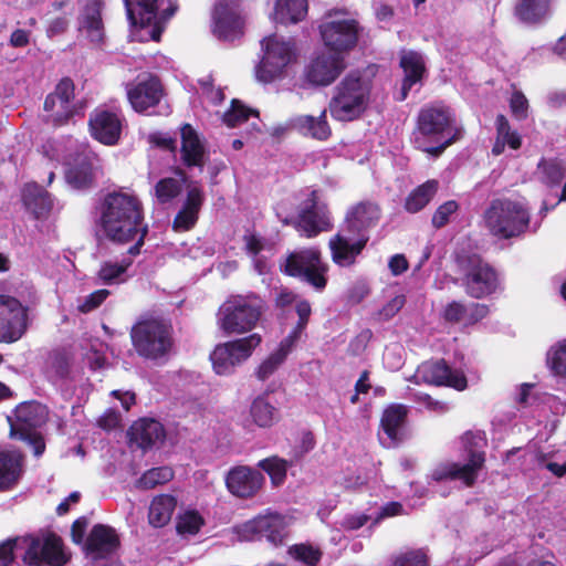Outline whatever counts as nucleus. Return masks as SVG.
<instances>
[{"label":"nucleus","mask_w":566,"mask_h":566,"mask_svg":"<svg viewBox=\"0 0 566 566\" xmlns=\"http://www.w3.org/2000/svg\"><path fill=\"white\" fill-rule=\"evenodd\" d=\"M203 525V518L195 511H189L179 516L177 531L184 536L195 535Z\"/></svg>","instance_id":"603ef678"},{"label":"nucleus","mask_w":566,"mask_h":566,"mask_svg":"<svg viewBox=\"0 0 566 566\" xmlns=\"http://www.w3.org/2000/svg\"><path fill=\"white\" fill-rule=\"evenodd\" d=\"M549 0H518L515 7L516 17L524 23H537L546 18Z\"/></svg>","instance_id":"c03bdc74"},{"label":"nucleus","mask_w":566,"mask_h":566,"mask_svg":"<svg viewBox=\"0 0 566 566\" xmlns=\"http://www.w3.org/2000/svg\"><path fill=\"white\" fill-rule=\"evenodd\" d=\"M289 553L292 557L308 566H314L321 558V552L318 549L305 544L290 547Z\"/></svg>","instance_id":"4d7b16f0"},{"label":"nucleus","mask_w":566,"mask_h":566,"mask_svg":"<svg viewBox=\"0 0 566 566\" xmlns=\"http://www.w3.org/2000/svg\"><path fill=\"white\" fill-rule=\"evenodd\" d=\"M163 90L159 81L150 75L127 88L128 101L138 113L146 112L148 108L157 105Z\"/></svg>","instance_id":"a878e982"},{"label":"nucleus","mask_w":566,"mask_h":566,"mask_svg":"<svg viewBox=\"0 0 566 566\" xmlns=\"http://www.w3.org/2000/svg\"><path fill=\"white\" fill-rule=\"evenodd\" d=\"M22 201L25 209L38 219L46 217L53 207L49 192L36 184L25 185L22 190Z\"/></svg>","instance_id":"c9c22d12"},{"label":"nucleus","mask_w":566,"mask_h":566,"mask_svg":"<svg viewBox=\"0 0 566 566\" xmlns=\"http://www.w3.org/2000/svg\"><path fill=\"white\" fill-rule=\"evenodd\" d=\"M182 190V182L176 178L160 179L154 189V195L158 203H168L175 199Z\"/></svg>","instance_id":"8fccbe9b"},{"label":"nucleus","mask_w":566,"mask_h":566,"mask_svg":"<svg viewBox=\"0 0 566 566\" xmlns=\"http://www.w3.org/2000/svg\"><path fill=\"white\" fill-rule=\"evenodd\" d=\"M130 340L138 356L148 360H163L174 347L172 328L160 318L143 317L133 325Z\"/></svg>","instance_id":"39448f33"},{"label":"nucleus","mask_w":566,"mask_h":566,"mask_svg":"<svg viewBox=\"0 0 566 566\" xmlns=\"http://www.w3.org/2000/svg\"><path fill=\"white\" fill-rule=\"evenodd\" d=\"M101 10L102 2L99 0H90L84 7L78 21L80 32L93 43H99L104 38Z\"/></svg>","instance_id":"72a5a7b5"},{"label":"nucleus","mask_w":566,"mask_h":566,"mask_svg":"<svg viewBox=\"0 0 566 566\" xmlns=\"http://www.w3.org/2000/svg\"><path fill=\"white\" fill-rule=\"evenodd\" d=\"M485 462V454L482 451L469 449V459L464 464L457 462H444L438 464L431 472V479L441 482L444 480H460L467 486L474 484L479 472Z\"/></svg>","instance_id":"6ab92c4d"},{"label":"nucleus","mask_w":566,"mask_h":566,"mask_svg":"<svg viewBox=\"0 0 566 566\" xmlns=\"http://www.w3.org/2000/svg\"><path fill=\"white\" fill-rule=\"evenodd\" d=\"M380 208L376 202L361 201L348 209L345 218L349 232L358 237L366 234V231L375 227L380 219Z\"/></svg>","instance_id":"cd10ccee"},{"label":"nucleus","mask_w":566,"mask_h":566,"mask_svg":"<svg viewBox=\"0 0 566 566\" xmlns=\"http://www.w3.org/2000/svg\"><path fill=\"white\" fill-rule=\"evenodd\" d=\"M99 228L103 234L113 242L136 241L128 252L137 254L147 232L138 198L126 192L107 195L101 206Z\"/></svg>","instance_id":"f257e3e1"},{"label":"nucleus","mask_w":566,"mask_h":566,"mask_svg":"<svg viewBox=\"0 0 566 566\" xmlns=\"http://www.w3.org/2000/svg\"><path fill=\"white\" fill-rule=\"evenodd\" d=\"M73 99L74 84L71 80L64 78L45 98V120L54 126L64 125L78 111Z\"/></svg>","instance_id":"f3484780"},{"label":"nucleus","mask_w":566,"mask_h":566,"mask_svg":"<svg viewBox=\"0 0 566 566\" xmlns=\"http://www.w3.org/2000/svg\"><path fill=\"white\" fill-rule=\"evenodd\" d=\"M547 364L555 375L566 377V339L547 352Z\"/></svg>","instance_id":"3c124183"},{"label":"nucleus","mask_w":566,"mask_h":566,"mask_svg":"<svg viewBox=\"0 0 566 566\" xmlns=\"http://www.w3.org/2000/svg\"><path fill=\"white\" fill-rule=\"evenodd\" d=\"M29 325V307L11 295L0 294V343L18 342Z\"/></svg>","instance_id":"2eb2a0df"},{"label":"nucleus","mask_w":566,"mask_h":566,"mask_svg":"<svg viewBox=\"0 0 566 566\" xmlns=\"http://www.w3.org/2000/svg\"><path fill=\"white\" fill-rule=\"evenodd\" d=\"M368 240L367 234H361L356 240H352L342 232L333 235L328 242L333 262L339 266L353 265Z\"/></svg>","instance_id":"393cba45"},{"label":"nucleus","mask_w":566,"mask_h":566,"mask_svg":"<svg viewBox=\"0 0 566 566\" xmlns=\"http://www.w3.org/2000/svg\"><path fill=\"white\" fill-rule=\"evenodd\" d=\"M261 45L263 55L255 67V77L259 82L271 83L281 77L296 61L295 43L272 34L264 38Z\"/></svg>","instance_id":"6e6552de"},{"label":"nucleus","mask_w":566,"mask_h":566,"mask_svg":"<svg viewBox=\"0 0 566 566\" xmlns=\"http://www.w3.org/2000/svg\"><path fill=\"white\" fill-rule=\"evenodd\" d=\"M345 69L344 59L334 52H324L314 57L305 70L307 82L316 86L333 83Z\"/></svg>","instance_id":"5701e85b"},{"label":"nucleus","mask_w":566,"mask_h":566,"mask_svg":"<svg viewBox=\"0 0 566 566\" xmlns=\"http://www.w3.org/2000/svg\"><path fill=\"white\" fill-rule=\"evenodd\" d=\"M512 114L520 120L527 117L528 101L521 92H514L510 99Z\"/></svg>","instance_id":"e2e57ef3"},{"label":"nucleus","mask_w":566,"mask_h":566,"mask_svg":"<svg viewBox=\"0 0 566 566\" xmlns=\"http://www.w3.org/2000/svg\"><path fill=\"white\" fill-rule=\"evenodd\" d=\"M250 417L253 423L260 428H270L279 419L276 408L269 401L266 396H259L252 401Z\"/></svg>","instance_id":"49530a36"},{"label":"nucleus","mask_w":566,"mask_h":566,"mask_svg":"<svg viewBox=\"0 0 566 566\" xmlns=\"http://www.w3.org/2000/svg\"><path fill=\"white\" fill-rule=\"evenodd\" d=\"M108 294H109V292L107 290H97V291L91 293L78 305V310L82 313H88V312L95 310L106 300Z\"/></svg>","instance_id":"0e129e2a"},{"label":"nucleus","mask_w":566,"mask_h":566,"mask_svg":"<svg viewBox=\"0 0 566 566\" xmlns=\"http://www.w3.org/2000/svg\"><path fill=\"white\" fill-rule=\"evenodd\" d=\"M265 311L255 294L231 295L219 307L217 325L226 335H242L254 329Z\"/></svg>","instance_id":"7ed1b4c3"},{"label":"nucleus","mask_w":566,"mask_h":566,"mask_svg":"<svg viewBox=\"0 0 566 566\" xmlns=\"http://www.w3.org/2000/svg\"><path fill=\"white\" fill-rule=\"evenodd\" d=\"M400 66L405 72V78L401 87V99H405L411 87L422 80L426 67L422 55L415 51L401 53Z\"/></svg>","instance_id":"e433bc0d"},{"label":"nucleus","mask_w":566,"mask_h":566,"mask_svg":"<svg viewBox=\"0 0 566 566\" xmlns=\"http://www.w3.org/2000/svg\"><path fill=\"white\" fill-rule=\"evenodd\" d=\"M23 455L17 450L0 449V490L14 485L21 476Z\"/></svg>","instance_id":"4c0bfd02"},{"label":"nucleus","mask_w":566,"mask_h":566,"mask_svg":"<svg viewBox=\"0 0 566 566\" xmlns=\"http://www.w3.org/2000/svg\"><path fill=\"white\" fill-rule=\"evenodd\" d=\"M258 467L265 471L273 485H281L286 478L289 463L279 457H271L259 461Z\"/></svg>","instance_id":"de8ad7c7"},{"label":"nucleus","mask_w":566,"mask_h":566,"mask_svg":"<svg viewBox=\"0 0 566 566\" xmlns=\"http://www.w3.org/2000/svg\"><path fill=\"white\" fill-rule=\"evenodd\" d=\"M96 158L90 154H78L67 163L65 179L73 188L82 189L92 185L95 176Z\"/></svg>","instance_id":"c85d7f7f"},{"label":"nucleus","mask_w":566,"mask_h":566,"mask_svg":"<svg viewBox=\"0 0 566 566\" xmlns=\"http://www.w3.org/2000/svg\"><path fill=\"white\" fill-rule=\"evenodd\" d=\"M439 189L438 180L431 179L413 189L405 201V209L410 213L422 210L436 196Z\"/></svg>","instance_id":"79ce46f5"},{"label":"nucleus","mask_w":566,"mask_h":566,"mask_svg":"<svg viewBox=\"0 0 566 566\" xmlns=\"http://www.w3.org/2000/svg\"><path fill=\"white\" fill-rule=\"evenodd\" d=\"M224 480L229 493L242 500L258 495L265 483L264 475L259 470L248 465L231 468Z\"/></svg>","instance_id":"412c9836"},{"label":"nucleus","mask_w":566,"mask_h":566,"mask_svg":"<svg viewBox=\"0 0 566 566\" xmlns=\"http://www.w3.org/2000/svg\"><path fill=\"white\" fill-rule=\"evenodd\" d=\"M311 304L307 301H300L296 304V313L298 315V322L292 332L286 336L293 343H297L301 338L303 331L305 329L310 315H311Z\"/></svg>","instance_id":"5fc2aeb1"},{"label":"nucleus","mask_w":566,"mask_h":566,"mask_svg":"<svg viewBox=\"0 0 566 566\" xmlns=\"http://www.w3.org/2000/svg\"><path fill=\"white\" fill-rule=\"evenodd\" d=\"M128 20L132 25H139V40L151 39L159 41L165 23L176 11V7L169 4L168 8L159 12L164 0H124Z\"/></svg>","instance_id":"1a4fd4ad"},{"label":"nucleus","mask_w":566,"mask_h":566,"mask_svg":"<svg viewBox=\"0 0 566 566\" xmlns=\"http://www.w3.org/2000/svg\"><path fill=\"white\" fill-rule=\"evenodd\" d=\"M283 271L298 277L316 290L326 286L328 264L322 260L321 251L316 248L303 249L291 253L284 262Z\"/></svg>","instance_id":"9b49d317"},{"label":"nucleus","mask_w":566,"mask_h":566,"mask_svg":"<svg viewBox=\"0 0 566 566\" xmlns=\"http://www.w3.org/2000/svg\"><path fill=\"white\" fill-rule=\"evenodd\" d=\"M406 416L407 408L403 405H391L385 409L380 423L389 440L387 447H394L402 440Z\"/></svg>","instance_id":"f704fd0d"},{"label":"nucleus","mask_w":566,"mask_h":566,"mask_svg":"<svg viewBox=\"0 0 566 566\" xmlns=\"http://www.w3.org/2000/svg\"><path fill=\"white\" fill-rule=\"evenodd\" d=\"M489 314V307L485 304L471 303L468 305L467 324H474Z\"/></svg>","instance_id":"774afa93"},{"label":"nucleus","mask_w":566,"mask_h":566,"mask_svg":"<svg viewBox=\"0 0 566 566\" xmlns=\"http://www.w3.org/2000/svg\"><path fill=\"white\" fill-rule=\"evenodd\" d=\"M175 507L176 500L174 496L168 494L156 496L149 506V523L155 527H161L166 525L170 521Z\"/></svg>","instance_id":"37998d69"},{"label":"nucleus","mask_w":566,"mask_h":566,"mask_svg":"<svg viewBox=\"0 0 566 566\" xmlns=\"http://www.w3.org/2000/svg\"><path fill=\"white\" fill-rule=\"evenodd\" d=\"M294 224L307 238L316 237L318 233L333 228L329 211L326 205L319 200L318 191L313 190L311 192Z\"/></svg>","instance_id":"a211bd4d"},{"label":"nucleus","mask_w":566,"mask_h":566,"mask_svg":"<svg viewBox=\"0 0 566 566\" xmlns=\"http://www.w3.org/2000/svg\"><path fill=\"white\" fill-rule=\"evenodd\" d=\"M360 30L358 22L352 18L336 17L319 27L324 44L338 54L356 46Z\"/></svg>","instance_id":"dca6fc26"},{"label":"nucleus","mask_w":566,"mask_h":566,"mask_svg":"<svg viewBox=\"0 0 566 566\" xmlns=\"http://www.w3.org/2000/svg\"><path fill=\"white\" fill-rule=\"evenodd\" d=\"M118 545L119 539L115 530L103 524H97L91 530L84 548L86 554L93 559H101L113 554Z\"/></svg>","instance_id":"bb28decb"},{"label":"nucleus","mask_w":566,"mask_h":566,"mask_svg":"<svg viewBox=\"0 0 566 566\" xmlns=\"http://www.w3.org/2000/svg\"><path fill=\"white\" fill-rule=\"evenodd\" d=\"M467 316L468 305L457 301L449 303L443 311L444 319L452 323L463 322L467 324Z\"/></svg>","instance_id":"680f3d73"},{"label":"nucleus","mask_w":566,"mask_h":566,"mask_svg":"<svg viewBox=\"0 0 566 566\" xmlns=\"http://www.w3.org/2000/svg\"><path fill=\"white\" fill-rule=\"evenodd\" d=\"M495 124L496 139L492 148L493 155H501L504 151L505 145H509L512 149H518L522 145L521 136L517 132L511 129L506 117L504 115H499Z\"/></svg>","instance_id":"a18cd8bd"},{"label":"nucleus","mask_w":566,"mask_h":566,"mask_svg":"<svg viewBox=\"0 0 566 566\" xmlns=\"http://www.w3.org/2000/svg\"><path fill=\"white\" fill-rule=\"evenodd\" d=\"M459 209V205L454 200H449L437 208L432 216V226L437 229L442 228L450 221V217Z\"/></svg>","instance_id":"bf43d9fd"},{"label":"nucleus","mask_w":566,"mask_h":566,"mask_svg":"<svg viewBox=\"0 0 566 566\" xmlns=\"http://www.w3.org/2000/svg\"><path fill=\"white\" fill-rule=\"evenodd\" d=\"M463 272L462 285L468 295L482 298L494 293L500 280L496 271L476 255L463 259L460 262Z\"/></svg>","instance_id":"f8f14e48"},{"label":"nucleus","mask_w":566,"mask_h":566,"mask_svg":"<svg viewBox=\"0 0 566 566\" xmlns=\"http://www.w3.org/2000/svg\"><path fill=\"white\" fill-rule=\"evenodd\" d=\"M295 345V343L284 337L277 348L266 356L256 367L254 373L256 378L262 381L269 379L285 361Z\"/></svg>","instance_id":"58836bf2"},{"label":"nucleus","mask_w":566,"mask_h":566,"mask_svg":"<svg viewBox=\"0 0 566 566\" xmlns=\"http://www.w3.org/2000/svg\"><path fill=\"white\" fill-rule=\"evenodd\" d=\"M92 136L104 145L117 144L120 132L122 120L116 113L106 109H95L88 120Z\"/></svg>","instance_id":"b1692460"},{"label":"nucleus","mask_w":566,"mask_h":566,"mask_svg":"<svg viewBox=\"0 0 566 566\" xmlns=\"http://www.w3.org/2000/svg\"><path fill=\"white\" fill-rule=\"evenodd\" d=\"M129 442L147 450L165 438L163 424L155 419H140L133 423L128 431Z\"/></svg>","instance_id":"c756f323"},{"label":"nucleus","mask_w":566,"mask_h":566,"mask_svg":"<svg viewBox=\"0 0 566 566\" xmlns=\"http://www.w3.org/2000/svg\"><path fill=\"white\" fill-rule=\"evenodd\" d=\"M488 230L501 239L523 233L530 223V210L524 199H494L484 212Z\"/></svg>","instance_id":"423d86ee"},{"label":"nucleus","mask_w":566,"mask_h":566,"mask_svg":"<svg viewBox=\"0 0 566 566\" xmlns=\"http://www.w3.org/2000/svg\"><path fill=\"white\" fill-rule=\"evenodd\" d=\"M307 13V0H276L273 20L276 23H296Z\"/></svg>","instance_id":"ea45409f"},{"label":"nucleus","mask_w":566,"mask_h":566,"mask_svg":"<svg viewBox=\"0 0 566 566\" xmlns=\"http://www.w3.org/2000/svg\"><path fill=\"white\" fill-rule=\"evenodd\" d=\"M461 136L462 130L455 126L449 108L432 105L419 112L413 133V143L418 149L438 157Z\"/></svg>","instance_id":"f03ea898"},{"label":"nucleus","mask_w":566,"mask_h":566,"mask_svg":"<svg viewBox=\"0 0 566 566\" xmlns=\"http://www.w3.org/2000/svg\"><path fill=\"white\" fill-rule=\"evenodd\" d=\"M15 551L29 566H63L67 562L61 538L49 531L15 537Z\"/></svg>","instance_id":"0eeeda50"},{"label":"nucleus","mask_w":566,"mask_h":566,"mask_svg":"<svg viewBox=\"0 0 566 566\" xmlns=\"http://www.w3.org/2000/svg\"><path fill=\"white\" fill-rule=\"evenodd\" d=\"M251 109H247L239 101L233 99L231 108L223 115V122L229 127H234L245 122L250 116Z\"/></svg>","instance_id":"13d9d810"},{"label":"nucleus","mask_w":566,"mask_h":566,"mask_svg":"<svg viewBox=\"0 0 566 566\" xmlns=\"http://www.w3.org/2000/svg\"><path fill=\"white\" fill-rule=\"evenodd\" d=\"M212 32L223 41H233L243 33V20L233 0H218L212 13Z\"/></svg>","instance_id":"4be33fe9"},{"label":"nucleus","mask_w":566,"mask_h":566,"mask_svg":"<svg viewBox=\"0 0 566 566\" xmlns=\"http://www.w3.org/2000/svg\"><path fill=\"white\" fill-rule=\"evenodd\" d=\"M390 566H428V559L421 549H412L395 555Z\"/></svg>","instance_id":"864d4df0"},{"label":"nucleus","mask_w":566,"mask_h":566,"mask_svg":"<svg viewBox=\"0 0 566 566\" xmlns=\"http://www.w3.org/2000/svg\"><path fill=\"white\" fill-rule=\"evenodd\" d=\"M233 530L240 541H253L259 536H265L270 543L279 545L287 535V520L276 512L266 511L237 525Z\"/></svg>","instance_id":"4468645a"},{"label":"nucleus","mask_w":566,"mask_h":566,"mask_svg":"<svg viewBox=\"0 0 566 566\" xmlns=\"http://www.w3.org/2000/svg\"><path fill=\"white\" fill-rule=\"evenodd\" d=\"M202 202V191L197 186L189 187L184 206L174 219V230L179 232L190 230L198 220Z\"/></svg>","instance_id":"2f4dec72"},{"label":"nucleus","mask_w":566,"mask_h":566,"mask_svg":"<svg viewBox=\"0 0 566 566\" xmlns=\"http://www.w3.org/2000/svg\"><path fill=\"white\" fill-rule=\"evenodd\" d=\"M406 298L403 295L392 297L380 311V315L385 319L394 317L405 305Z\"/></svg>","instance_id":"69168bd1"},{"label":"nucleus","mask_w":566,"mask_h":566,"mask_svg":"<svg viewBox=\"0 0 566 566\" xmlns=\"http://www.w3.org/2000/svg\"><path fill=\"white\" fill-rule=\"evenodd\" d=\"M174 472L169 467L153 468L138 479L136 485L139 489L149 490L169 482Z\"/></svg>","instance_id":"09e8293b"},{"label":"nucleus","mask_w":566,"mask_h":566,"mask_svg":"<svg viewBox=\"0 0 566 566\" xmlns=\"http://www.w3.org/2000/svg\"><path fill=\"white\" fill-rule=\"evenodd\" d=\"M326 113L327 111L324 108L318 116L297 115L291 119L290 125L306 137L326 140L332 134Z\"/></svg>","instance_id":"473e14b6"},{"label":"nucleus","mask_w":566,"mask_h":566,"mask_svg":"<svg viewBox=\"0 0 566 566\" xmlns=\"http://www.w3.org/2000/svg\"><path fill=\"white\" fill-rule=\"evenodd\" d=\"M45 409L40 403H22L14 411L15 423L11 422L10 436L25 441L33 448L35 457L42 455L45 443L38 432L32 429L45 422Z\"/></svg>","instance_id":"ddd939ff"},{"label":"nucleus","mask_w":566,"mask_h":566,"mask_svg":"<svg viewBox=\"0 0 566 566\" xmlns=\"http://www.w3.org/2000/svg\"><path fill=\"white\" fill-rule=\"evenodd\" d=\"M262 336L252 333L245 337L218 344L210 354L213 370L218 375H230L247 361L261 345Z\"/></svg>","instance_id":"9d476101"},{"label":"nucleus","mask_w":566,"mask_h":566,"mask_svg":"<svg viewBox=\"0 0 566 566\" xmlns=\"http://www.w3.org/2000/svg\"><path fill=\"white\" fill-rule=\"evenodd\" d=\"M127 264L117 262H104L98 270L97 276L105 284H112L127 269Z\"/></svg>","instance_id":"052dcab7"},{"label":"nucleus","mask_w":566,"mask_h":566,"mask_svg":"<svg viewBox=\"0 0 566 566\" xmlns=\"http://www.w3.org/2000/svg\"><path fill=\"white\" fill-rule=\"evenodd\" d=\"M536 176L542 184L556 187L566 177V163L558 158H543L537 164Z\"/></svg>","instance_id":"a19ab883"},{"label":"nucleus","mask_w":566,"mask_h":566,"mask_svg":"<svg viewBox=\"0 0 566 566\" xmlns=\"http://www.w3.org/2000/svg\"><path fill=\"white\" fill-rule=\"evenodd\" d=\"M206 148L197 132L186 124L181 127V160L187 167L202 168L206 163Z\"/></svg>","instance_id":"7c9ffc66"},{"label":"nucleus","mask_w":566,"mask_h":566,"mask_svg":"<svg viewBox=\"0 0 566 566\" xmlns=\"http://www.w3.org/2000/svg\"><path fill=\"white\" fill-rule=\"evenodd\" d=\"M199 83L209 101L214 104L221 103L223 101L224 95L222 91L220 88L214 90L211 77L202 78L199 81Z\"/></svg>","instance_id":"338daca9"},{"label":"nucleus","mask_w":566,"mask_h":566,"mask_svg":"<svg viewBox=\"0 0 566 566\" xmlns=\"http://www.w3.org/2000/svg\"><path fill=\"white\" fill-rule=\"evenodd\" d=\"M50 371L57 378H65L71 369V356L64 352H56L49 359Z\"/></svg>","instance_id":"6e6d98bb"},{"label":"nucleus","mask_w":566,"mask_h":566,"mask_svg":"<svg viewBox=\"0 0 566 566\" xmlns=\"http://www.w3.org/2000/svg\"><path fill=\"white\" fill-rule=\"evenodd\" d=\"M371 85L358 73H349L335 87L329 102L332 117L339 122H350L359 118L367 109L370 99Z\"/></svg>","instance_id":"20e7f679"},{"label":"nucleus","mask_w":566,"mask_h":566,"mask_svg":"<svg viewBox=\"0 0 566 566\" xmlns=\"http://www.w3.org/2000/svg\"><path fill=\"white\" fill-rule=\"evenodd\" d=\"M410 380L416 384L448 386L457 390H464L468 386L464 374L451 369L443 360L422 363Z\"/></svg>","instance_id":"aec40b11"}]
</instances>
